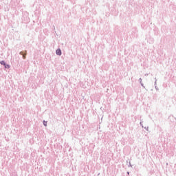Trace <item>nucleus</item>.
<instances>
[{"label":"nucleus","instance_id":"1","mask_svg":"<svg viewBox=\"0 0 176 176\" xmlns=\"http://www.w3.org/2000/svg\"><path fill=\"white\" fill-rule=\"evenodd\" d=\"M19 54H20L21 56H23V60H25L26 56H27V51H25V53H24V52L21 51V52H19Z\"/></svg>","mask_w":176,"mask_h":176},{"label":"nucleus","instance_id":"2","mask_svg":"<svg viewBox=\"0 0 176 176\" xmlns=\"http://www.w3.org/2000/svg\"><path fill=\"white\" fill-rule=\"evenodd\" d=\"M56 54L57 56H61L63 54V52L61 51V49L58 48L56 50Z\"/></svg>","mask_w":176,"mask_h":176},{"label":"nucleus","instance_id":"3","mask_svg":"<svg viewBox=\"0 0 176 176\" xmlns=\"http://www.w3.org/2000/svg\"><path fill=\"white\" fill-rule=\"evenodd\" d=\"M155 80L154 82V85H155V89L157 91V90H159V87H157V86L156 85L157 83V79H156V78H155Z\"/></svg>","mask_w":176,"mask_h":176},{"label":"nucleus","instance_id":"4","mask_svg":"<svg viewBox=\"0 0 176 176\" xmlns=\"http://www.w3.org/2000/svg\"><path fill=\"white\" fill-rule=\"evenodd\" d=\"M139 81H140V83L141 85V86H142V87H144L145 89V86H144V83L142 82V78H139Z\"/></svg>","mask_w":176,"mask_h":176},{"label":"nucleus","instance_id":"5","mask_svg":"<svg viewBox=\"0 0 176 176\" xmlns=\"http://www.w3.org/2000/svg\"><path fill=\"white\" fill-rule=\"evenodd\" d=\"M4 67L7 69H9V68H10V65H8V64L6 63L5 65H4Z\"/></svg>","mask_w":176,"mask_h":176},{"label":"nucleus","instance_id":"6","mask_svg":"<svg viewBox=\"0 0 176 176\" xmlns=\"http://www.w3.org/2000/svg\"><path fill=\"white\" fill-rule=\"evenodd\" d=\"M0 64H1V65L5 66L6 64V62H5V60H1V61H0Z\"/></svg>","mask_w":176,"mask_h":176},{"label":"nucleus","instance_id":"7","mask_svg":"<svg viewBox=\"0 0 176 176\" xmlns=\"http://www.w3.org/2000/svg\"><path fill=\"white\" fill-rule=\"evenodd\" d=\"M43 125L46 127V126H47V122H46V121H45V120H43Z\"/></svg>","mask_w":176,"mask_h":176},{"label":"nucleus","instance_id":"8","mask_svg":"<svg viewBox=\"0 0 176 176\" xmlns=\"http://www.w3.org/2000/svg\"><path fill=\"white\" fill-rule=\"evenodd\" d=\"M142 123H143V122L141 121L140 123V126L142 127V129H144V125L142 124Z\"/></svg>","mask_w":176,"mask_h":176},{"label":"nucleus","instance_id":"9","mask_svg":"<svg viewBox=\"0 0 176 176\" xmlns=\"http://www.w3.org/2000/svg\"><path fill=\"white\" fill-rule=\"evenodd\" d=\"M145 130H146V131H149V126H147V127H144Z\"/></svg>","mask_w":176,"mask_h":176},{"label":"nucleus","instance_id":"10","mask_svg":"<svg viewBox=\"0 0 176 176\" xmlns=\"http://www.w3.org/2000/svg\"><path fill=\"white\" fill-rule=\"evenodd\" d=\"M132 166H131V162H129V165H128V167H131Z\"/></svg>","mask_w":176,"mask_h":176},{"label":"nucleus","instance_id":"11","mask_svg":"<svg viewBox=\"0 0 176 176\" xmlns=\"http://www.w3.org/2000/svg\"><path fill=\"white\" fill-rule=\"evenodd\" d=\"M127 174H128V175H129V174H130V172H127Z\"/></svg>","mask_w":176,"mask_h":176},{"label":"nucleus","instance_id":"12","mask_svg":"<svg viewBox=\"0 0 176 176\" xmlns=\"http://www.w3.org/2000/svg\"><path fill=\"white\" fill-rule=\"evenodd\" d=\"M146 76H148V74H145Z\"/></svg>","mask_w":176,"mask_h":176},{"label":"nucleus","instance_id":"13","mask_svg":"<svg viewBox=\"0 0 176 176\" xmlns=\"http://www.w3.org/2000/svg\"><path fill=\"white\" fill-rule=\"evenodd\" d=\"M175 120H176V117L175 118Z\"/></svg>","mask_w":176,"mask_h":176}]
</instances>
